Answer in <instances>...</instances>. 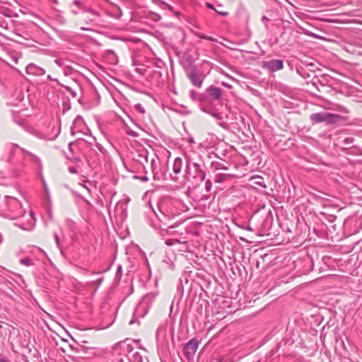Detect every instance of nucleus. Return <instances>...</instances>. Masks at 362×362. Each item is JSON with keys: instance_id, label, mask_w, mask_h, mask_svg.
Segmentation results:
<instances>
[{"instance_id": "11", "label": "nucleus", "mask_w": 362, "mask_h": 362, "mask_svg": "<svg viewBox=\"0 0 362 362\" xmlns=\"http://www.w3.org/2000/svg\"><path fill=\"white\" fill-rule=\"evenodd\" d=\"M74 4H75L76 5H77V6H78L79 3H78V1H74Z\"/></svg>"}, {"instance_id": "10", "label": "nucleus", "mask_w": 362, "mask_h": 362, "mask_svg": "<svg viewBox=\"0 0 362 362\" xmlns=\"http://www.w3.org/2000/svg\"><path fill=\"white\" fill-rule=\"evenodd\" d=\"M0 362H9V361L4 358H0Z\"/></svg>"}, {"instance_id": "8", "label": "nucleus", "mask_w": 362, "mask_h": 362, "mask_svg": "<svg viewBox=\"0 0 362 362\" xmlns=\"http://www.w3.org/2000/svg\"><path fill=\"white\" fill-rule=\"evenodd\" d=\"M222 85H223V86H226V87L228 88H231V86H230V85H229V84H228V83H225V82H222Z\"/></svg>"}, {"instance_id": "3", "label": "nucleus", "mask_w": 362, "mask_h": 362, "mask_svg": "<svg viewBox=\"0 0 362 362\" xmlns=\"http://www.w3.org/2000/svg\"><path fill=\"white\" fill-rule=\"evenodd\" d=\"M185 352L188 356L193 355L198 349L197 340L193 339H191L185 346Z\"/></svg>"}, {"instance_id": "7", "label": "nucleus", "mask_w": 362, "mask_h": 362, "mask_svg": "<svg viewBox=\"0 0 362 362\" xmlns=\"http://www.w3.org/2000/svg\"><path fill=\"white\" fill-rule=\"evenodd\" d=\"M135 107L137 110H139V112H141V113H144L145 112V110L144 108L141 106V104H136L135 105Z\"/></svg>"}, {"instance_id": "5", "label": "nucleus", "mask_w": 362, "mask_h": 362, "mask_svg": "<svg viewBox=\"0 0 362 362\" xmlns=\"http://www.w3.org/2000/svg\"><path fill=\"white\" fill-rule=\"evenodd\" d=\"M182 166V161L180 158H176L173 165V170L175 173H180Z\"/></svg>"}, {"instance_id": "1", "label": "nucleus", "mask_w": 362, "mask_h": 362, "mask_svg": "<svg viewBox=\"0 0 362 362\" xmlns=\"http://www.w3.org/2000/svg\"><path fill=\"white\" fill-rule=\"evenodd\" d=\"M310 118L313 121L316 122H325L331 124L340 121L342 119V117L339 115L329 112H318L312 115Z\"/></svg>"}, {"instance_id": "6", "label": "nucleus", "mask_w": 362, "mask_h": 362, "mask_svg": "<svg viewBox=\"0 0 362 362\" xmlns=\"http://www.w3.org/2000/svg\"><path fill=\"white\" fill-rule=\"evenodd\" d=\"M210 95L215 99H218L221 95V91L219 88L211 86L207 89Z\"/></svg>"}, {"instance_id": "4", "label": "nucleus", "mask_w": 362, "mask_h": 362, "mask_svg": "<svg viewBox=\"0 0 362 362\" xmlns=\"http://www.w3.org/2000/svg\"><path fill=\"white\" fill-rule=\"evenodd\" d=\"M192 84L197 87H201L203 81V76L197 73H192L189 76Z\"/></svg>"}, {"instance_id": "9", "label": "nucleus", "mask_w": 362, "mask_h": 362, "mask_svg": "<svg viewBox=\"0 0 362 362\" xmlns=\"http://www.w3.org/2000/svg\"><path fill=\"white\" fill-rule=\"evenodd\" d=\"M218 13L222 16L228 15V12H223V11H218Z\"/></svg>"}, {"instance_id": "2", "label": "nucleus", "mask_w": 362, "mask_h": 362, "mask_svg": "<svg viewBox=\"0 0 362 362\" xmlns=\"http://www.w3.org/2000/svg\"><path fill=\"white\" fill-rule=\"evenodd\" d=\"M263 66L271 71H276L283 69V61L280 59H272L271 61L264 62Z\"/></svg>"}]
</instances>
